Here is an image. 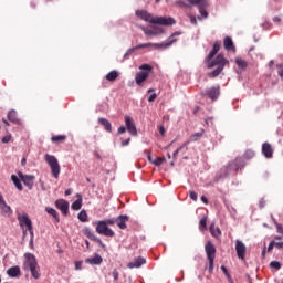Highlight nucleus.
<instances>
[{"mask_svg": "<svg viewBox=\"0 0 283 283\" xmlns=\"http://www.w3.org/2000/svg\"><path fill=\"white\" fill-rule=\"evenodd\" d=\"M217 54L218 52L211 50L208 56L205 59V62L208 63L207 66L209 70H213V67H216L214 71L208 73V76H210V78H216L220 76V74H222V70H224V65H229V60H227L224 55ZM216 55L217 57L213 60V56Z\"/></svg>", "mask_w": 283, "mask_h": 283, "instance_id": "obj_1", "label": "nucleus"}, {"mask_svg": "<svg viewBox=\"0 0 283 283\" xmlns=\"http://www.w3.org/2000/svg\"><path fill=\"white\" fill-rule=\"evenodd\" d=\"M247 167V157H237L234 160L229 161L223 166L217 174V180H222V178H228L232 174H237L238 170L244 169Z\"/></svg>", "mask_w": 283, "mask_h": 283, "instance_id": "obj_2", "label": "nucleus"}, {"mask_svg": "<svg viewBox=\"0 0 283 283\" xmlns=\"http://www.w3.org/2000/svg\"><path fill=\"white\" fill-rule=\"evenodd\" d=\"M136 17L138 19H142V21H146V23H151L153 25H174L176 24V20L174 18H165V17H155L151 15L146 10H136L135 11Z\"/></svg>", "mask_w": 283, "mask_h": 283, "instance_id": "obj_3", "label": "nucleus"}, {"mask_svg": "<svg viewBox=\"0 0 283 283\" xmlns=\"http://www.w3.org/2000/svg\"><path fill=\"white\" fill-rule=\"evenodd\" d=\"M24 258L25 261L23 263V270L30 271L32 277H34V280H39V277H41V269L39 268L36 256L32 253H25Z\"/></svg>", "mask_w": 283, "mask_h": 283, "instance_id": "obj_4", "label": "nucleus"}, {"mask_svg": "<svg viewBox=\"0 0 283 283\" xmlns=\"http://www.w3.org/2000/svg\"><path fill=\"white\" fill-rule=\"evenodd\" d=\"M180 34H182L181 32H175L172 33L167 42H161V43H144V44H139L137 46H134L135 50H143L145 48H155V50H167V48H171V45H174V43H176V38L174 36H180Z\"/></svg>", "mask_w": 283, "mask_h": 283, "instance_id": "obj_5", "label": "nucleus"}, {"mask_svg": "<svg viewBox=\"0 0 283 283\" xmlns=\"http://www.w3.org/2000/svg\"><path fill=\"white\" fill-rule=\"evenodd\" d=\"M44 160L51 167L53 178H59L61 175V165H59V159H56V157L53 155L45 154Z\"/></svg>", "mask_w": 283, "mask_h": 283, "instance_id": "obj_6", "label": "nucleus"}, {"mask_svg": "<svg viewBox=\"0 0 283 283\" xmlns=\"http://www.w3.org/2000/svg\"><path fill=\"white\" fill-rule=\"evenodd\" d=\"M206 255L209 262L208 271L213 273V262L216 260V245L213 242L208 241L205 245Z\"/></svg>", "mask_w": 283, "mask_h": 283, "instance_id": "obj_7", "label": "nucleus"}, {"mask_svg": "<svg viewBox=\"0 0 283 283\" xmlns=\"http://www.w3.org/2000/svg\"><path fill=\"white\" fill-rule=\"evenodd\" d=\"M95 231L98 235H105V238H114L116 235V232L106 226L103 220L96 222Z\"/></svg>", "mask_w": 283, "mask_h": 283, "instance_id": "obj_8", "label": "nucleus"}, {"mask_svg": "<svg viewBox=\"0 0 283 283\" xmlns=\"http://www.w3.org/2000/svg\"><path fill=\"white\" fill-rule=\"evenodd\" d=\"M139 70H142V72H138L135 76L137 85H140L142 83H144V81H147V78L149 77V72H151L153 67L149 64H143L139 66Z\"/></svg>", "mask_w": 283, "mask_h": 283, "instance_id": "obj_9", "label": "nucleus"}, {"mask_svg": "<svg viewBox=\"0 0 283 283\" xmlns=\"http://www.w3.org/2000/svg\"><path fill=\"white\" fill-rule=\"evenodd\" d=\"M125 125H126V130L130 136H138V130L136 129V124L134 123V118L129 115H125Z\"/></svg>", "mask_w": 283, "mask_h": 283, "instance_id": "obj_10", "label": "nucleus"}, {"mask_svg": "<svg viewBox=\"0 0 283 283\" xmlns=\"http://www.w3.org/2000/svg\"><path fill=\"white\" fill-rule=\"evenodd\" d=\"M18 222L22 229L31 230L32 229V220H30V217L28 213L21 214L18 212Z\"/></svg>", "mask_w": 283, "mask_h": 283, "instance_id": "obj_11", "label": "nucleus"}, {"mask_svg": "<svg viewBox=\"0 0 283 283\" xmlns=\"http://www.w3.org/2000/svg\"><path fill=\"white\" fill-rule=\"evenodd\" d=\"M18 178L28 187V189H32L34 187V176L32 175H23V172H18Z\"/></svg>", "mask_w": 283, "mask_h": 283, "instance_id": "obj_12", "label": "nucleus"}, {"mask_svg": "<svg viewBox=\"0 0 283 283\" xmlns=\"http://www.w3.org/2000/svg\"><path fill=\"white\" fill-rule=\"evenodd\" d=\"M0 210L4 218H10L12 216V208L6 203L3 195L0 193Z\"/></svg>", "mask_w": 283, "mask_h": 283, "instance_id": "obj_13", "label": "nucleus"}, {"mask_svg": "<svg viewBox=\"0 0 283 283\" xmlns=\"http://www.w3.org/2000/svg\"><path fill=\"white\" fill-rule=\"evenodd\" d=\"M55 207L56 209H60L64 216H67V211H70V202L64 199H59L55 201Z\"/></svg>", "mask_w": 283, "mask_h": 283, "instance_id": "obj_14", "label": "nucleus"}, {"mask_svg": "<svg viewBox=\"0 0 283 283\" xmlns=\"http://www.w3.org/2000/svg\"><path fill=\"white\" fill-rule=\"evenodd\" d=\"M235 251L239 260H244V253H247V245L242 243V241L237 240L235 242Z\"/></svg>", "mask_w": 283, "mask_h": 283, "instance_id": "obj_15", "label": "nucleus"}, {"mask_svg": "<svg viewBox=\"0 0 283 283\" xmlns=\"http://www.w3.org/2000/svg\"><path fill=\"white\" fill-rule=\"evenodd\" d=\"M86 264L91 266H101L103 264V256L101 254H95L93 258L85 259Z\"/></svg>", "mask_w": 283, "mask_h": 283, "instance_id": "obj_16", "label": "nucleus"}, {"mask_svg": "<svg viewBox=\"0 0 283 283\" xmlns=\"http://www.w3.org/2000/svg\"><path fill=\"white\" fill-rule=\"evenodd\" d=\"M84 233L86 237H88L90 240L99 244V247H102V249H105V243H103V240H101V238L96 237V234H94V232H92L91 229H86L84 231Z\"/></svg>", "mask_w": 283, "mask_h": 283, "instance_id": "obj_17", "label": "nucleus"}, {"mask_svg": "<svg viewBox=\"0 0 283 283\" xmlns=\"http://www.w3.org/2000/svg\"><path fill=\"white\" fill-rule=\"evenodd\" d=\"M262 154L266 159L273 158V146L270 143H263Z\"/></svg>", "mask_w": 283, "mask_h": 283, "instance_id": "obj_18", "label": "nucleus"}, {"mask_svg": "<svg viewBox=\"0 0 283 283\" xmlns=\"http://www.w3.org/2000/svg\"><path fill=\"white\" fill-rule=\"evenodd\" d=\"M146 262H147V260H145V258L138 256V258L134 259V261L129 262L127 264V268L128 269H140V266L143 264H146Z\"/></svg>", "mask_w": 283, "mask_h": 283, "instance_id": "obj_19", "label": "nucleus"}, {"mask_svg": "<svg viewBox=\"0 0 283 283\" xmlns=\"http://www.w3.org/2000/svg\"><path fill=\"white\" fill-rule=\"evenodd\" d=\"M206 94L209 98H211V101H218V96H220V87L214 86V87L208 88L206 91Z\"/></svg>", "mask_w": 283, "mask_h": 283, "instance_id": "obj_20", "label": "nucleus"}, {"mask_svg": "<svg viewBox=\"0 0 283 283\" xmlns=\"http://www.w3.org/2000/svg\"><path fill=\"white\" fill-rule=\"evenodd\" d=\"M127 222H129V216L120 214L116 218V223L119 229H127Z\"/></svg>", "mask_w": 283, "mask_h": 283, "instance_id": "obj_21", "label": "nucleus"}, {"mask_svg": "<svg viewBox=\"0 0 283 283\" xmlns=\"http://www.w3.org/2000/svg\"><path fill=\"white\" fill-rule=\"evenodd\" d=\"M223 48H224V50H227V52L235 53V44H233V40L231 39V36L224 38Z\"/></svg>", "mask_w": 283, "mask_h": 283, "instance_id": "obj_22", "label": "nucleus"}, {"mask_svg": "<svg viewBox=\"0 0 283 283\" xmlns=\"http://www.w3.org/2000/svg\"><path fill=\"white\" fill-rule=\"evenodd\" d=\"M7 275H9V277H19L21 275V268H19V265L9 268L7 270Z\"/></svg>", "mask_w": 283, "mask_h": 283, "instance_id": "obj_23", "label": "nucleus"}, {"mask_svg": "<svg viewBox=\"0 0 283 283\" xmlns=\"http://www.w3.org/2000/svg\"><path fill=\"white\" fill-rule=\"evenodd\" d=\"M199 13L200 15L197 17L198 21H202V19H207L209 17V12H207V3L206 4H199Z\"/></svg>", "mask_w": 283, "mask_h": 283, "instance_id": "obj_24", "label": "nucleus"}, {"mask_svg": "<svg viewBox=\"0 0 283 283\" xmlns=\"http://www.w3.org/2000/svg\"><path fill=\"white\" fill-rule=\"evenodd\" d=\"M98 123H99V125H103V126H104L105 132H108V134H112V123H109V122L107 120V118H105V117H99V118H98Z\"/></svg>", "mask_w": 283, "mask_h": 283, "instance_id": "obj_25", "label": "nucleus"}, {"mask_svg": "<svg viewBox=\"0 0 283 283\" xmlns=\"http://www.w3.org/2000/svg\"><path fill=\"white\" fill-rule=\"evenodd\" d=\"M203 135H205V129H201L200 132L192 134L189 137L188 143H198V140H200V138H202Z\"/></svg>", "mask_w": 283, "mask_h": 283, "instance_id": "obj_26", "label": "nucleus"}, {"mask_svg": "<svg viewBox=\"0 0 283 283\" xmlns=\"http://www.w3.org/2000/svg\"><path fill=\"white\" fill-rule=\"evenodd\" d=\"M11 180L18 191H23V185H21V178L17 177V175H12Z\"/></svg>", "mask_w": 283, "mask_h": 283, "instance_id": "obj_27", "label": "nucleus"}, {"mask_svg": "<svg viewBox=\"0 0 283 283\" xmlns=\"http://www.w3.org/2000/svg\"><path fill=\"white\" fill-rule=\"evenodd\" d=\"M8 120H10V123H14L15 125L19 123V117H18V114H17V111L11 109L8 113Z\"/></svg>", "mask_w": 283, "mask_h": 283, "instance_id": "obj_28", "label": "nucleus"}, {"mask_svg": "<svg viewBox=\"0 0 283 283\" xmlns=\"http://www.w3.org/2000/svg\"><path fill=\"white\" fill-rule=\"evenodd\" d=\"M45 211L46 213H49V216H52V218H54L55 222H61V219L59 218V212H56L54 208L46 207Z\"/></svg>", "mask_w": 283, "mask_h": 283, "instance_id": "obj_29", "label": "nucleus"}, {"mask_svg": "<svg viewBox=\"0 0 283 283\" xmlns=\"http://www.w3.org/2000/svg\"><path fill=\"white\" fill-rule=\"evenodd\" d=\"M210 233L213 235V238H219L222 235V231H220V228H216V223L210 224Z\"/></svg>", "mask_w": 283, "mask_h": 283, "instance_id": "obj_30", "label": "nucleus"}, {"mask_svg": "<svg viewBox=\"0 0 283 283\" xmlns=\"http://www.w3.org/2000/svg\"><path fill=\"white\" fill-rule=\"evenodd\" d=\"M118 78V71L113 70L108 74H106V81L114 83Z\"/></svg>", "mask_w": 283, "mask_h": 283, "instance_id": "obj_31", "label": "nucleus"}, {"mask_svg": "<svg viewBox=\"0 0 283 283\" xmlns=\"http://www.w3.org/2000/svg\"><path fill=\"white\" fill-rule=\"evenodd\" d=\"M81 207H83V198L78 197V199L72 203L71 209H73V211H78Z\"/></svg>", "mask_w": 283, "mask_h": 283, "instance_id": "obj_32", "label": "nucleus"}, {"mask_svg": "<svg viewBox=\"0 0 283 283\" xmlns=\"http://www.w3.org/2000/svg\"><path fill=\"white\" fill-rule=\"evenodd\" d=\"M66 139H67V136L65 135H55L51 137L52 143H63Z\"/></svg>", "mask_w": 283, "mask_h": 283, "instance_id": "obj_33", "label": "nucleus"}, {"mask_svg": "<svg viewBox=\"0 0 283 283\" xmlns=\"http://www.w3.org/2000/svg\"><path fill=\"white\" fill-rule=\"evenodd\" d=\"M235 63H237V65L241 69V70H247V67H248V63H247V61H244V60H242V59H240V57H237L235 59Z\"/></svg>", "mask_w": 283, "mask_h": 283, "instance_id": "obj_34", "label": "nucleus"}, {"mask_svg": "<svg viewBox=\"0 0 283 283\" xmlns=\"http://www.w3.org/2000/svg\"><path fill=\"white\" fill-rule=\"evenodd\" d=\"M77 218L80 222H87V212L85 210H82L78 214Z\"/></svg>", "mask_w": 283, "mask_h": 283, "instance_id": "obj_35", "label": "nucleus"}, {"mask_svg": "<svg viewBox=\"0 0 283 283\" xmlns=\"http://www.w3.org/2000/svg\"><path fill=\"white\" fill-rule=\"evenodd\" d=\"M140 30H143L144 34H146V36H154V34H156V32H154V29H147L145 27H140Z\"/></svg>", "mask_w": 283, "mask_h": 283, "instance_id": "obj_36", "label": "nucleus"}, {"mask_svg": "<svg viewBox=\"0 0 283 283\" xmlns=\"http://www.w3.org/2000/svg\"><path fill=\"white\" fill-rule=\"evenodd\" d=\"M165 157H157L155 160L151 161L153 165L156 167H160L165 163Z\"/></svg>", "mask_w": 283, "mask_h": 283, "instance_id": "obj_37", "label": "nucleus"}, {"mask_svg": "<svg viewBox=\"0 0 283 283\" xmlns=\"http://www.w3.org/2000/svg\"><path fill=\"white\" fill-rule=\"evenodd\" d=\"M199 229L201 231H205V229H207V217H203L200 221H199Z\"/></svg>", "mask_w": 283, "mask_h": 283, "instance_id": "obj_38", "label": "nucleus"}, {"mask_svg": "<svg viewBox=\"0 0 283 283\" xmlns=\"http://www.w3.org/2000/svg\"><path fill=\"white\" fill-rule=\"evenodd\" d=\"M109 275H112V277L114 279V282H118V279L120 277V273L116 269H114L113 272L109 273Z\"/></svg>", "mask_w": 283, "mask_h": 283, "instance_id": "obj_39", "label": "nucleus"}, {"mask_svg": "<svg viewBox=\"0 0 283 283\" xmlns=\"http://www.w3.org/2000/svg\"><path fill=\"white\" fill-rule=\"evenodd\" d=\"M153 32H155L154 36H158L160 34H163V32H165V30H163V28H160V27H153Z\"/></svg>", "mask_w": 283, "mask_h": 283, "instance_id": "obj_40", "label": "nucleus"}, {"mask_svg": "<svg viewBox=\"0 0 283 283\" xmlns=\"http://www.w3.org/2000/svg\"><path fill=\"white\" fill-rule=\"evenodd\" d=\"M189 3H191V6H197L198 9L200 8V6L206 4L202 0H189Z\"/></svg>", "mask_w": 283, "mask_h": 283, "instance_id": "obj_41", "label": "nucleus"}, {"mask_svg": "<svg viewBox=\"0 0 283 283\" xmlns=\"http://www.w3.org/2000/svg\"><path fill=\"white\" fill-rule=\"evenodd\" d=\"M103 222H105V224L107 226V227H112V226H114V224H116V218H111V219H106V220H102Z\"/></svg>", "mask_w": 283, "mask_h": 283, "instance_id": "obj_42", "label": "nucleus"}, {"mask_svg": "<svg viewBox=\"0 0 283 283\" xmlns=\"http://www.w3.org/2000/svg\"><path fill=\"white\" fill-rule=\"evenodd\" d=\"M270 266L275 270H280L282 268L280 261H271Z\"/></svg>", "mask_w": 283, "mask_h": 283, "instance_id": "obj_43", "label": "nucleus"}, {"mask_svg": "<svg viewBox=\"0 0 283 283\" xmlns=\"http://www.w3.org/2000/svg\"><path fill=\"white\" fill-rule=\"evenodd\" d=\"M262 28L264 31H270L273 28V24L269 21L262 23Z\"/></svg>", "mask_w": 283, "mask_h": 283, "instance_id": "obj_44", "label": "nucleus"}, {"mask_svg": "<svg viewBox=\"0 0 283 283\" xmlns=\"http://www.w3.org/2000/svg\"><path fill=\"white\" fill-rule=\"evenodd\" d=\"M136 52L135 48L129 49L125 54H124V61H127L129 59L130 54H134Z\"/></svg>", "mask_w": 283, "mask_h": 283, "instance_id": "obj_45", "label": "nucleus"}, {"mask_svg": "<svg viewBox=\"0 0 283 283\" xmlns=\"http://www.w3.org/2000/svg\"><path fill=\"white\" fill-rule=\"evenodd\" d=\"M221 45H222V42H220V41L214 42L212 51H214L217 53L220 52Z\"/></svg>", "mask_w": 283, "mask_h": 283, "instance_id": "obj_46", "label": "nucleus"}, {"mask_svg": "<svg viewBox=\"0 0 283 283\" xmlns=\"http://www.w3.org/2000/svg\"><path fill=\"white\" fill-rule=\"evenodd\" d=\"M276 67H277V74H279V76H280L281 78H283V63L277 64Z\"/></svg>", "mask_w": 283, "mask_h": 283, "instance_id": "obj_47", "label": "nucleus"}, {"mask_svg": "<svg viewBox=\"0 0 283 283\" xmlns=\"http://www.w3.org/2000/svg\"><path fill=\"white\" fill-rule=\"evenodd\" d=\"M83 269V261L75 262V271H81Z\"/></svg>", "mask_w": 283, "mask_h": 283, "instance_id": "obj_48", "label": "nucleus"}, {"mask_svg": "<svg viewBox=\"0 0 283 283\" xmlns=\"http://www.w3.org/2000/svg\"><path fill=\"white\" fill-rule=\"evenodd\" d=\"M190 200H193L195 202L198 200V193L196 191H190Z\"/></svg>", "mask_w": 283, "mask_h": 283, "instance_id": "obj_49", "label": "nucleus"}, {"mask_svg": "<svg viewBox=\"0 0 283 283\" xmlns=\"http://www.w3.org/2000/svg\"><path fill=\"white\" fill-rule=\"evenodd\" d=\"M11 139H12V135H7L1 139V142L6 145L10 143Z\"/></svg>", "mask_w": 283, "mask_h": 283, "instance_id": "obj_50", "label": "nucleus"}, {"mask_svg": "<svg viewBox=\"0 0 283 283\" xmlns=\"http://www.w3.org/2000/svg\"><path fill=\"white\" fill-rule=\"evenodd\" d=\"M187 144H184L182 146H180L179 148L176 149V151H174L172 154V158H176V156H178V154H180V150L186 146Z\"/></svg>", "mask_w": 283, "mask_h": 283, "instance_id": "obj_51", "label": "nucleus"}, {"mask_svg": "<svg viewBox=\"0 0 283 283\" xmlns=\"http://www.w3.org/2000/svg\"><path fill=\"white\" fill-rule=\"evenodd\" d=\"M190 23L192 25H198V19L196 18V15H190Z\"/></svg>", "mask_w": 283, "mask_h": 283, "instance_id": "obj_52", "label": "nucleus"}, {"mask_svg": "<svg viewBox=\"0 0 283 283\" xmlns=\"http://www.w3.org/2000/svg\"><path fill=\"white\" fill-rule=\"evenodd\" d=\"M272 21H273L274 23H276V24H280V23H282V17L276 15V17H274V18L272 19Z\"/></svg>", "mask_w": 283, "mask_h": 283, "instance_id": "obj_53", "label": "nucleus"}, {"mask_svg": "<svg viewBox=\"0 0 283 283\" xmlns=\"http://www.w3.org/2000/svg\"><path fill=\"white\" fill-rule=\"evenodd\" d=\"M275 224H276V231H277V233L283 234V228H282V224H280V223H277V222H275Z\"/></svg>", "mask_w": 283, "mask_h": 283, "instance_id": "obj_54", "label": "nucleus"}, {"mask_svg": "<svg viewBox=\"0 0 283 283\" xmlns=\"http://www.w3.org/2000/svg\"><path fill=\"white\" fill-rule=\"evenodd\" d=\"M129 143H132V138H127V139L123 140L122 147H127V145H129Z\"/></svg>", "mask_w": 283, "mask_h": 283, "instance_id": "obj_55", "label": "nucleus"}, {"mask_svg": "<svg viewBox=\"0 0 283 283\" xmlns=\"http://www.w3.org/2000/svg\"><path fill=\"white\" fill-rule=\"evenodd\" d=\"M127 132V128L125 126H120L117 130V134H125Z\"/></svg>", "mask_w": 283, "mask_h": 283, "instance_id": "obj_56", "label": "nucleus"}, {"mask_svg": "<svg viewBox=\"0 0 283 283\" xmlns=\"http://www.w3.org/2000/svg\"><path fill=\"white\" fill-rule=\"evenodd\" d=\"M154 101H156V94L155 93L149 95L148 103H154Z\"/></svg>", "mask_w": 283, "mask_h": 283, "instance_id": "obj_57", "label": "nucleus"}, {"mask_svg": "<svg viewBox=\"0 0 283 283\" xmlns=\"http://www.w3.org/2000/svg\"><path fill=\"white\" fill-rule=\"evenodd\" d=\"M273 248H275V241H271L269 248H268V252L273 251Z\"/></svg>", "mask_w": 283, "mask_h": 283, "instance_id": "obj_58", "label": "nucleus"}, {"mask_svg": "<svg viewBox=\"0 0 283 283\" xmlns=\"http://www.w3.org/2000/svg\"><path fill=\"white\" fill-rule=\"evenodd\" d=\"M28 231L30 233V240H34V229L31 227V229Z\"/></svg>", "mask_w": 283, "mask_h": 283, "instance_id": "obj_59", "label": "nucleus"}, {"mask_svg": "<svg viewBox=\"0 0 283 283\" xmlns=\"http://www.w3.org/2000/svg\"><path fill=\"white\" fill-rule=\"evenodd\" d=\"M201 200L205 205H209V199H207V197L201 196Z\"/></svg>", "mask_w": 283, "mask_h": 283, "instance_id": "obj_60", "label": "nucleus"}, {"mask_svg": "<svg viewBox=\"0 0 283 283\" xmlns=\"http://www.w3.org/2000/svg\"><path fill=\"white\" fill-rule=\"evenodd\" d=\"M159 134H161V136H165V126L159 127Z\"/></svg>", "mask_w": 283, "mask_h": 283, "instance_id": "obj_61", "label": "nucleus"}, {"mask_svg": "<svg viewBox=\"0 0 283 283\" xmlns=\"http://www.w3.org/2000/svg\"><path fill=\"white\" fill-rule=\"evenodd\" d=\"M274 247H276L277 249H282L283 248V242L282 243H274Z\"/></svg>", "mask_w": 283, "mask_h": 283, "instance_id": "obj_62", "label": "nucleus"}, {"mask_svg": "<svg viewBox=\"0 0 283 283\" xmlns=\"http://www.w3.org/2000/svg\"><path fill=\"white\" fill-rule=\"evenodd\" d=\"M65 196H72V190L71 189H67V190H65Z\"/></svg>", "mask_w": 283, "mask_h": 283, "instance_id": "obj_63", "label": "nucleus"}, {"mask_svg": "<svg viewBox=\"0 0 283 283\" xmlns=\"http://www.w3.org/2000/svg\"><path fill=\"white\" fill-rule=\"evenodd\" d=\"M25 163H28V160H27L25 157H24V158H22V160H21L22 167H25Z\"/></svg>", "mask_w": 283, "mask_h": 283, "instance_id": "obj_64", "label": "nucleus"}]
</instances>
